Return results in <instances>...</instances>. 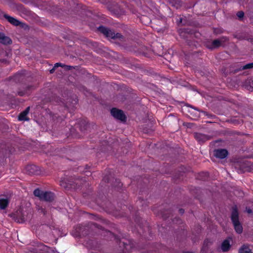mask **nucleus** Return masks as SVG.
I'll return each instance as SVG.
<instances>
[{
  "label": "nucleus",
  "instance_id": "1",
  "mask_svg": "<svg viewBox=\"0 0 253 253\" xmlns=\"http://www.w3.org/2000/svg\"><path fill=\"white\" fill-rule=\"evenodd\" d=\"M103 230L105 229L102 226L96 223L89 222L84 225L81 224L77 225L73 232L74 236L76 237L91 236L97 234H100L104 237V232Z\"/></svg>",
  "mask_w": 253,
  "mask_h": 253
},
{
  "label": "nucleus",
  "instance_id": "2",
  "mask_svg": "<svg viewBox=\"0 0 253 253\" xmlns=\"http://www.w3.org/2000/svg\"><path fill=\"white\" fill-rule=\"evenodd\" d=\"M97 30L108 40L114 41L117 44L120 45L121 42H125L126 41V38L125 36L121 33H116L113 29L101 25L97 28Z\"/></svg>",
  "mask_w": 253,
  "mask_h": 253
},
{
  "label": "nucleus",
  "instance_id": "3",
  "mask_svg": "<svg viewBox=\"0 0 253 253\" xmlns=\"http://www.w3.org/2000/svg\"><path fill=\"white\" fill-rule=\"evenodd\" d=\"M11 216L17 222L23 223L32 218V210L28 208H19L15 212L12 213Z\"/></svg>",
  "mask_w": 253,
  "mask_h": 253
},
{
  "label": "nucleus",
  "instance_id": "4",
  "mask_svg": "<svg viewBox=\"0 0 253 253\" xmlns=\"http://www.w3.org/2000/svg\"><path fill=\"white\" fill-rule=\"evenodd\" d=\"M178 33L181 38L185 41L187 44L192 47L195 46L194 38L197 34L194 29L191 28H183L178 30Z\"/></svg>",
  "mask_w": 253,
  "mask_h": 253
},
{
  "label": "nucleus",
  "instance_id": "5",
  "mask_svg": "<svg viewBox=\"0 0 253 253\" xmlns=\"http://www.w3.org/2000/svg\"><path fill=\"white\" fill-rule=\"evenodd\" d=\"M104 232V237L107 236L110 239L114 238L116 240V242L119 244L120 248L123 247L122 251L123 253L128 252L131 248V245L130 244L128 241H121V236L116 234V233L113 232L108 230H103Z\"/></svg>",
  "mask_w": 253,
  "mask_h": 253
},
{
  "label": "nucleus",
  "instance_id": "6",
  "mask_svg": "<svg viewBox=\"0 0 253 253\" xmlns=\"http://www.w3.org/2000/svg\"><path fill=\"white\" fill-rule=\"evenodd\" d=\"M230 218L236 233L239 234H241L243 232V228L242 224L239 220V213L236 205L232 207Z\"/></svg>",
  "mask_w": 253,
  "mask_h": 253
},
{
  "label": "nucleus",
  "instance_id": "7",
  "mask_svg": "<svg viewBox=\"0 0 253 253\" xmlns=\"http://www.w3.org/2000/svg\"><path fill=\"white\" fill-rule=\"evenodd\" d=\"M35 196L38 197L41 201L51 203L54 201L55 198V194L50 191H43L39 188L34 191Z\"/></svg>",
  "mask_w": 253,
  "mask_h": 253
},
{
  "label": "nucleus",
  "instance_id": "8",
  "mask_svg": "<svg viewBox=\"0 0 253 253\" xmlns=\"http://www.w3.org/2000/svg\"><path fill=\"white\" fill-rule=\"evenodd\" d=\"M76 128L81 131V134H74L73 131L71 130L72 134L74 137L80 138L82 136L83 134H84L88 131L89 128V124L85 120H82L76 125Z\"/></svg>",
  "mask_w": 253,
  "mask_h": 253
},
{
  "label": "nucleus",
  "instance_id": "9",
  "mask_svg": "<svg viewBox=\"0 0 253 253\" xmlns=\"http://www.w3.org/2000/svg\"><path fill=\"white\" fill-rule=\"evenodd\" d=\"M111 115L116 119L121 121L122 122L126 121V117L123 111L116 108H113L111 110Z\"/></svg>",
  "mask_w": 253,
  "mask_h": 253
},
{
  "label": "nucleus",
  "instance_id": "10",
  "mask_svg": "<svg viewBox=\"0 0 253 253\" xmlns=\"http://www.w3.org/2000/svg\"><path fill=\"white\" fill-rule=\"evenodd\" d=\"M12 148L6 144H0V161L11 154Z\"/></svg>",
  "mask_w": 253,
  "mask_h": 253
},
{
  "label": "nucleus",
  "instance_id": "11",
  "mask_svg": "<svg viewBox=\"0 0 253 253\" xmlns=\"http://www.w3.org/2000/svg\"><path fill=\"white\" fill-rule=\"evenodd\" d=\"M103 180L106 183H112V185L113 187L119 190L122 187L123 184L120 181V179L110 177L109 175H105Z\"/></svg>",
  "mask_w": 253,
  "mask_h": 253
},
{
  "label": "nucleus",
  "instance_id": "12",
  "mask_svg": "<svg viewBox=\"0 0 253 253\" xmlns=\"http://www.w3.org/2000/svg\"><path fill=\"white\" fill-rule=\"evenodd\" d=\"M107 8L112 14L117 16L121 15L123 12V10L120 8L119 5L115 2L107 4Z\"/></svg>",
  "mask_w": 253,
  "mask_h": 253
},
{
  "label": "nucleus",
  "instance_id": "13",
  "mask_svg": "<svg viewBox=\"0 0 253 253\" xmlns=\"http://www.w3.org/2000/svg\"><path fill=\"white\" fill-rule=\"evenodd\" d=\"M24 72L18 73L15 74L11 79L16 83H21L26 84L29 82L28 79L30 78L26 76Z\"/></svg>",
  "mask_w": 253,
  "mask_h": 253
},
{
  "label": "nucleus",
  "instance_id": "14",
  "mask_svg": "<svg viewBox=\"0 0 253 253\" xmlns=\"http://www.w3.org/2000/svg\"><path fill=\"white\" fill-rule=\"evenodd\" d=\"M193 135L195 139L200 144H203L206 141L212 138L211 135H206L198 132H194Z\"/></svg>",
  "mask_w": 253,
  "mask_h": 253
},
{
  "label": "nucleus",
  "instance_id": "15",
  "mask_svg": "<svg viewBox=\"0 0 253 253\" xmlns=\"http://www.w3.org/2000/svg\"><path fill=\"white\" fill-rule=\"evenodd\" d=\"M25 170L26 172L29 175H38L41 173L39 168L35 165H27Z\"/></svg>",
  "mask_w": 253,
  "mask_h": 253
},
{
  "label": "nucleus",
  "instance_id": "16",
  "mask_svg": "<svg viewBox=\"0 0 253 253\" xmlns=\"http://www.w3.org/2000/svg\"><path fill=\"white\" fill-rule=\"evenodd\" d=\"M3 17L5 18L10 24L15 26H20L21 28H24L25 24L20 22L17 19L11 17L8 14H4Z\"/></svg>",
  "mask_w": 253,
  "mask_h": 253
},
{
  "label": "nucleus",
  "instance_id": "17",
  "mask_svg": "<svg viewBox=\"0 0 253 253\" xmlns=\"http://www.w3.org/2000/svg\"><path fill=\"white\" fill-rule=\"evenodd\" d=\"M228 154V151L225 149H216L213 151V155L216 158L223 159L226 158Z\"/></svg>",
  "mask_w": 253,
  "mask_h": 253
},
{
  "label": "nucleus",
  "instance_id": "18",
  "mask_svg": "<svg viewBox=\"0 0 253 253\" xmlns=\"http://www.w3.org/2000/svg\"><path fill=\"white\" fill-rule=\"evenodd\" d=\"M23 90H19L17 94L20 96H23L25 94L29 95L31 92L35 89L36 87L34 85L28 84L25 87H23Z\"/></svg>",
  "mask_w": 253,
  "mask_h": 253
},
{
  "label": "nucleus",
  "instance_id": "19",
  "mask_svg": "<svg viewBox=\"0 0 253 253\" xmlns=\"http://www.w3.org/2000/svg\"><path fill=\"white\" fill-rule=\"evenodd\" d=\"M9 198L7 195H0V209L4 210L5 209L9 203Z\"/></svg>",
  "mask_w": 253,
  "mask_h": 253
},
{
  "label": "nucleus",
  "instance_id": "20",
  "mask_svg": "<svg viewBox=\"0 0 253 253\" xmlns=\"http://www.w3.org/2000/svg\"><path fill=\"white\" fill-rule=\"evenodd\" d=\"M50 249L47 246L44 245L42 243H39L37 245V247L35 249V253H49Z\"/></svg>",
  "mask_w": 253,
  "mask_h": 253
},
{
  "label": "nucleus",
  "instance_id": "21",
  "mask_svg": "<svg viewBox=\"0 0 253 253\" xmlns=\"http://www.w3.org/2000/svg\"><path fill=\"white\" fill-rule=\"evenodd\" d=\"M78 100L76 98H68V101L66 103L65 107H67L68 109L74 110V109L76 108V106L78 103Z\"/></svg>",
  "mask_w": 253,
  "mask_h": 253
},
{
  "label": "nucleus",
  "instance_id": "22",
  "mask_svg": "<svg viewBox=\"0 0 253 253\" xmlns=\"http://www.w3.org/2000/svg\"><path fill=\"white\" fill-rule=\"evenodd\" d=\"M12 43V40L9 37L5 36L4 33L0 32V43L6 45H10Z\"/></svg>",
  "mask_w": 253,
  "mask_h": 253
},
{
  "label": "nucleus",
  "instance_id": "23",
  "mask_svg": "<svg viewBox=\"0 0 253 253\" xmlns=\"http://www.w3.org/2000/svg\"><path fill=\"white\" fill-rule=\"evenodd\" d=\"M177 207L173 206L172 208H170L169 209H165L162 211V216L164 219H166L172 214V212L175 211V209H177Z\"/></svg>",
  "mask_w": 253,
  "mask_h": 253
},
{
  "label": "nucleus",
  "instance_id": "24",
  "mask_svg": "<svg viewBox=\"0 0 253 253\" xmlns=\"http://www.w3.org/2000/svg\"><path fill=\"white\" fill-rule=\"evenodd\" d=\"M30 107H28L26 109L22 112L18 116V120L20 121H28L29 120L28 118L26 117L27 114L29 113L30 111Z\"/></svg>",
  "mask_w": 253,
  "mask_h": 253
},
{
  "label": "nucleus",
  "instance_id": "25",
  "mask_svg": "<svg viewBox=\"0 0 253 253\" xmlns=\"http://www.w3.org/2000/svg\"><path fill=\"white\" fill-rule=\"evenodd\" d=\"M231 248V245L228 240H225L223 241L221 245V249L223 252H228Z\"/></svg>",
  "mask_w": 253,
  "mask_h": 253
},
{
  "label": "nucleus",
  "instance_id": "26",
  "mask_svg": "<svg viewBox=\"0 0 253 253\" xmlns=\"http://www.w3.org/2000/svg\"><path fill=\"white\" fill-rule=\"evenodd\" d=\"M64 4L67 5V8L72 11H73L76 7V3L74 0H66L64 1Z\"/></svg>",
  "mask_w": 253,
  "mask_h": 253
},
{
  "label": "nucleus",
  "instance_id": "27",
  "mask_svg": "<svg viewBox=\"0 0 253 253\" xmlns=\"http://www.w3.org/2000/svg\"><path fill=\"white\" fill-rule=\"evenodd\" d=\"M69 182L73 184V185H69L70 188H73L74 189L80 188L82 184L81 182H79L77 180L73 178H70V181H69Z\"/></svg>",
  "mask_w": 253,
  "mask_h": 253
},
{
  "label": "nucleus",
  "instance_id": "28",
  "mask_svg": "<svg viewBox=\"0 0 253 253\" xmlns=\"http://www.w3.org/2000/svg\"><path fill=\"white\" fill-rule=\"evenodd\" d=\"M252 68H253V63H250L245 65L241 66L239 68L235 69L234 71V73H237L240 71Z\"/></svg>",
  "mask_w": 253,
  "mask_h": 253
},
{
  "label": "nucleus",
  "instance_id": "29",
  "mask_svg": "<svg viewBox=\"0 0 253 253\" xmlns=\"http://www.w3.org/2000/svg\"><path fill=\"white\" fill-rule=\"evenodd\" d=\"M70 179H64L60 180V185L64 187L65 189H70L69 185H73L72 183L69 182Z\"/></svg>",
  "mask_w": 253,
  "mask_h": 253
},
{
  "label": "nucleus",
  "instance_id": "30",
  "mask_svg": "<svg viewBox=\"0 0 253 253\" xmlns=\"http://www.w3.org/2000/svg\"><path fill=\"white\" fill-rule=\"evenodd\" d=\"M239 253H253L248 245H243L239 250Z\"/></svg>",
  "mask_w": 253,
  "mask_h": 253
},
{
  "label": "nucleus",
  "instance_id": "31",
  "mask_svg": "<svg viewBox=\"0 0 253 253\" xmlns=\"http://www.w3.org/2000/svg\"><path fill=\"white\" fill-rule=\"evenodd\" d=\"M47 99L50 102L55 101L57 103H59L60 102H61V98L59 97L56 95L55 94H53L52 93L50 96L49 95L47 97Z\"/></svg>",
  "mask_w": 253,
  "mask_h": 253
},
{
  "label": "nucleus",
  "instance_id": "32",
  "mask_svg": "<svg viewBox=\"0 0 253 253\" xmlns=\"http://www.w3.org/2000/svg\"><path fill=\"white\" fill-rule=\"evenodd\" d=\"M140 20L144 25H147L151 22V19L146 15H141L139 17Z\"/></svg>",
  "mask_w": 253,
  "mask_h": 253
},
{
  "label": "nucleus",
  "instance_id": "33",
  "mask_svg": "<svg viewBox=\"0 0 253 253\" xmlns=\"http://www.w3.org/2000/svg\"><path fill=\"white\" fill-rule=\"evenodd\" d=\"M245 86L251 91H253V80H248L245 82Z\"/></svg>",
  "mask_w": 253,
  "mask_h": 253
},
{
  "label": "nucleus",
  "instance_id": "34",
  "mask_svg": "<svg viewBox=\"0 0 253 253\" xmlns=\"http://www.w3.org/2000/svg\"><path fill=\"white\" fill-rule=\"evenodd\" d=\"M39 229H44L46 231H50L52 229H54V227L52 226H49L47 224H42L39 227Z\"/></svg>",
  "mask_w": 253,
  "mask_h": 253
},
{
  "label": "nucleus",
  "instance_id": "35",
  "mask_svg": "<svg viewBox=\"0 0 253 253\" xmlns=\"http://www.w3.org/2000/svg\"><path fill=\"white\" fill-rule=\"evenodd\" d=\"M77 88L81 91H83L84 93L85 92H89V90L87 89V88L84 85L79 84L76 85Z\"/></svg>",
  "mask_w": 253,
  "mask_h": 253
},
{
  "label": "nucleus",
  "instance_id": "36",
  "mask_svg": "<svg viewBox=\"0 0 253 253\" xmlns=\"http://www.w3.org/2000/svg\"><path fill=\"white\" fill-rule=\"evenodd\" d=\"M222 41L219 39H216L212 42V44L214 48L219 47L221 44Z\"/></svg>",
  "mask_w": 253,
  "mask_h": 253
},
{
  "label": "nucleus",
  "instance_id": "37",
  "mask_svg": "<svg viewBox=\"0 0 253 253\" xmlns=\"http://www.w3.org/2000/svg\"><path fill=\"white\" fill-rule=\"evenodd\" d=\"M36 210L39 212L42 213L44 215L47 213V211H46L45 209L40 205L37 206Z\"/></svg>",
  "mask_w": 253,
  "mask_h": 253
},
{
  "label": "nucleus",
  "instance_id": "38",
  "mask_svg": "<svg viewBox=\"0 0 253 253\" xmlns=\"http://www.w3.org/2000/svg\"><path fill=\"white\" fill-rule=\"evenodd\" d=\"M209 177V173L207 172H202L199 173V178L202 180H206Z\"/></svg>",
  "mask_w": 253,
  "mask_h": 253
},
{
  "label": "nucleus",
  "instance_id": "39",
  "mask_svg": "<svg viewBox=\"0 0 253 253\" xmlns=\"http://www.w3.org/2000/svg\"><path fill=\"white\" fill-rule=\"evenodd\" d=\"M211 244V242L209 239H206L204 241L203 248L204 250H208L209 246Z\"/></svg>",
  "mask_w": 253,
  "mask_h": 253
},
{
  "label": "nucleus",
  "instance_id": "40",
  "mask_svg": "<svg viewBox=\"0 0 253 253\" xmlns=\"http://www.w3.org/2000/svg\"><path fill=\"white\" fill-rule=\"evenodd\" d=\"M168 2L169 4L171 5L172 6H175L177 8V4H178V0H168Z\"/></svg>",
  "mask_w": 253,
  "mask_h": 253
},
{
  "label": "nucleus",
  "instance_id": "41",
  "mask_svg": "<svg viewBox=\"0 0 253 253\" xmlns=\"http://www.w3.org/2000/svg\"><path fill=\"white\" fill-rule=\"evenodd\" d=\"M186 24V20L185 19H183L182 18H180L179 20L177 21V24L178 25H180V24L182 25H185Z\"/></svg>",
  "mask_w": 253,
  "mask_h": 253
},
{
  "label": "nucleus",
  "instance_id": "42",
  "mask_svg": "<svg viewBox=\"0 0 253 253\" xmlns=\"http://www.w3.org/2000/svg\"><path fill=\"white\" fill-rule=\"evenodd\" d=\"M192 115V119L193 120H197L200 117V114L199 112H196L195 114H193V113H191Z\"/></svg>",
  "mask_w": 253,
  "mask_h": 253
},
{
  "label": "nucleus",
  "instance_id": "43",
  "mask_svg": "<svg viewBox=\"0 0 253 253\" xmlns=\"http://www.w3.org/2000/svg\"><path fill=\"white\" fill-rule=\"evenodd\" d=\"M183 125L184 126H185L188 128H192L195 125L194 124L191 123H184Z\"/></svg>",
  "mask_w": 253,
  "mask_h": 253
},
{
  "label": "nucleus",
  "instance_id": "44",
  "mask_svg": "<svg viewBox=\"0 0 253 253\" xmlns=\"http://www.w3.org/2000/svg\"><path fill=\"white\" fill-rule=\"evenodd\" d=\"M237 16L240 18H243L244 16V12L243 11H239L237 13Z\"/></svg>",
  "mask_w": 253,
  "mask_h": 253
},
{
  "label": "nucleus",
  "instance_id": "45",
  "mask_svg": "<svg viewBox=\"0 0 253 253\" xmlns=\"http://www.w3.org/2000/svg\"><path fill=\"white\" fill-rule=\"evenodd\" d=\"M17 7L19 10H20L21 11H26V9L25 8L24 6L21 4H18Z\"/></svg>",
  "mask_w": 253,
  "mask_h": 253
},
{
  "label": "nucleus",
  "instance_id": "46",
  "mask_svg": "<svg viewBox=\"0 0 253 253\" xmlns=\"http://www.w3.org/2000/svg\"><path fill=\"white\" fill-rule=\"evenodd\" d=\"M243 39L244 40H246L248 41H249V42H250L252 44H253V36H251L249 38H248V37H245L243 38Z\"/></svg>",
  "mask_w": 253,
  "mask_h": 253
},
{
  "label": "nucleus",
  "instance_id": "47",
  "mask_svg": "<svg viewBox=\"0 0 253 253\" xmlns=\"http://www.w3.org/2000/svg\"><path fill=\"white\" fill-rule=\"evenodd\" d=\"M206 47L211 50L214 49L213 45L212 44V42L211 43H208L206 44Z\"/></svg>",
  "mask_w": 253,
  "mask_h": 253
},
{
  "label": "nucleus",
  "instance_id": "48",
  "mask_svg": "<svg viewBox=\"0 0 253 253\" xmlns=\"http://www.w3.org/2000/svg\"><path fill=\"white\" fill-rule=\"evenodd\" d=\"M246 211L247 213L249 214H251L253 213V211L252 209H251L250 208L246 207Z\"/></svg>",
  "mask_w": 253,
  "mask_h": 253
},
{
  "label": "nucleus",
  "instance_id": "49",
  "mask_svg": "<svg viewBox=\"0 0 253 253\" xmlns=\"http://www.w3.org/2000/svg\"><path fill=\"white\" fill-rule=\"evenodd\" d=\"M63 65L60 63H56V64H54V68H57V67H63Z\"/></svg>",
  "mask_w": 253,
  "mask_h": 253
},
{
  "label": "nucleus",
  "instance_id": "50",
  "mask_svg": "<svg viewBox=\"0 0 253 253\" xmlns=\"http://www.w3.org/2000/svg\"><path fill=\"white\" fill-rule=\"evenodd\" d=\"M179 213L181 214H183L184 212V210L183 209H179L178 210Z\"/></svg>",
  "mask_w": 253,
  "mask_h": 253
},
{
  "label": "nucleus",
  "instance_id": "51",
  "mask_svg": "<svg viewBox=\"0 0 253 253\" xmlns=\"http://www.w3.org/2000/svg\"><path fill=\"white\" fill-rule=\"evenodd\" d=\"M187 106H188V107H191V108H193L194 109H195V110H197L198 112H199V109L198 108H196L195 107H193V106H192L191 105L188 104Z\"/></svg>",
  "mask_w": 253,
  "mask_h": 253
},
{
  "label": "nucleus",
  "instance_id": "52",
  "mask_svg": "<svg viewBox=\"0 0 253 253\" xmlns=\"http://www.w3.org/2000/svg\"><path fill=\"white\" fill-rule=\"evenodd\" d=\"M221 139H218V140H216L215 141H212L211 143L213 144V145H214L215 143H216L217 142H221Z\"/></svg>",
  "mask_w": 253,
  "mask_h": 253
},
{
  "label": "nucleus",
  "instance_id": "53",
  "mask_svg": "<svg viewBox=\"0 0 253 253\" xmlns=\"http://www.w3.org/2000/svg\"><path fill=\"white\" fill-rule=\"evenodd\" d=\"M55 69L56 68H54V67H53L51 70H49L50 73L53 74L54 72Z\"/></svg>",
  "mask_w": 253,
  "mask_h": 253
},
{
  "label": "nucleus",
  "instance_id": "54",
  "mask_svg": "<svg viewBox=\"0 0 253 253\" xmlns=\"http://www.w3.org/2000/svg\"><path fill=\"white\" fill-rule=\"evenodd\" d=\"M206 116H210V117H215L214 115H209L207 112H205V111H203V112Z\"/></svg>",
  "mask_w": 253,
  "mask_h": 253
},
{
  "label": "nucleus",
  "instance_id": "55",
  "mask_svg": "<svg viewBox=\"0 0 253 253\" xmlns=\"http://www.w3.org/2000/svg\"><path fill=\"white\" fill-rule=\"evenodd\" d=\"M4 14H6L5 13H4L3 11H2L1 10H0V17L2 16H3V15Z\"/></svg>",
  "mask_w": 253,
  "mask_h": 253
},
{
  "label": "nucleus",
  "instance_id": "56",
  "mask_svg": "<svg viewBox=\"0 0 253 253\" xmlns=\"http://www.w3.org/2000/svg\"><path fill=\"white\" fill-rule=\"evenodd\" d=\"M135 222H137V223H139V221H140L139 218H138V217H136L135 218Z\"/></svg>",
  "mask_w": 253,
  "mask_h": 253
},
{
  "label": "nucleus",
  "instance_id": "57",
  "mask_svg": "<svg viewBox=\"0 0 253 253\" xmlns=\"http://www.w3.org/2000/svg\"><path fill=\"white\" fill-rule=\"evenodd\" d=\"M0 62L2 63H6L7 62V60L6 59H0Z\"/></svg>",
  "mask_w": 253,
  "mask_h": 253
},
{
  "label": "nucleus",
  "instance_id": "58",
  "mask_svg": "<svg viewBox=\"0 0 253 253\" xmlns=\"http://www.w3.org/2000/svg\"><path fill=\"white\" fill-rule=\"evenodd\" d=\"M116 231L117 232L119 233V234H121V231L120 230H119L118 229H116Z\"/></svg>",
  "mask_w": 253,
  "mask_h": 253
},
{
  "label": "nucleus",
  "instance_id": "59",
  "mask_svg": "<svg viewBox=\"0 0 253 253\" xmlns=\"http://www.w3.org/2000/svg\"><path fill=\"white\" fill-rule=\"evenodd\" d=\"M85 167H85V169H89V168H90V166H88L87 165H86L85 166Z\"/></svg>",
  "mask_w": 253,
  "mask_h": 253
},
{
  "label": "nucleus",
  "instance_id": "60",
  "mask_svg": "<svg viewBox=\"0 0 253 253\" xmlns=\"http://www.w3.org/2000/svg\"><path fill=\"white\" fill-rule=\"evenodd\" d=\"M67 67H68V68L69 69H71V68L73 67L70 66H67Z\"/></svg>",
  "mask_w": 253,
  "mask_h": 253
},
{
  "label": "nucleus",
  "instance_id": "61",
  "mask_svg": "<svg viewBox=\"0 0 253 253\" xmlns=\"http://www.w3.org/2000/svg\"><path fill=\"white\" fill-rule=\"evenodd\" d=\"M103 221H104V222L106 223H108V221L104 219Z\"/></svg>",
  "mask_w": 253,
  "mask_h": 253
},
{
  "label": "nucleus",
  "instance_id": "62",
  "mask_svg": "<svg viewBox=\"0 0 253 253\" xmlns=\"http://www.w3.org/2000/svg\"><path fill=\"white\" fill-rule=\"evenodd\" d=\"M91 248H94V246L92 245L90 246Z\"/></svg>",
  "mask_w": 253,
  "mask_h": 253
}]
</instances>
